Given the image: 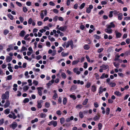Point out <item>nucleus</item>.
<instances>
[{
  "mask_svg": "<svg viewBox=\"0 0 130 130\" xmlns=\"http://www.w3.org/2000/svg\"><path fill=\"white\" fill-rule=\"evenodd\" d=\"M84 48L86 50H88L89 48V47L88 45H85L84 46Z\"/></svg>",
  "mask_w": 130,
  "mask_h": 130,
  "instance_id": "774afa93",
  "label": "nucleus"
},
{
  "mask_svg": "<svg viewBox=\"0 0 130 130\" xmlns=\"http://www.w3.org/2000/svg\"><path fill=\"white\" fill-rule=\"evenodd\" d=\"M103 88L101 86L100 87L99 89V94H102L103 92Z\"/></svg>",
  "mask_w": 130,
  "mask_h": 130,
  "instance_id": "412c9836",
  "label": "nucleus"
},
{
  "mask_svg": "<svg viewBox=\"0 0 130 130\" xmlns=\"http://www.w3.org/2000/svg\"><path fill=\"white\" fill-rule=\"evenodd\" d=\"M8 16L9 18L11 20H13V17L12 15L11 14H8Z\"/></svg>",
  "mask_w": 130,
  "mask_h": 130,
  "instance_id": "4d7b16f0",
  "label": "nucleus"
},
{
  "mask_svg": "<svg viewBox=\"0 0 130 130\" xmlns=\"http://www.w3.org/2000/svg\"><path fill=\"white\" fill-rule=\"evenodd\" d=\"M50 106V104L49 103L46 102L45 104V106L46 108H49Z\"/></svg>",
  "mask_w": 130,
  "mask_h": 130,
  "instance_id": "f704fd0d",
  "label": "nucleus"
},
{
  "mask_svg": "<svg viewBox=\"0 0 130 130\" xmlns=\"http://www.w3.org/2000/svg\"><path fill=\"white\" fill-rule=\"evenodd\" d=\"M110 109L108 107H107L106 108V114L107 115H108L110 113Z\"/></svg>",
  "mask_w": 130,
  "mask_h": 130,
  "instance_id": "473e14b6",
  "label": "nucleus"
},
{
  "mask_svg": "<svg viewBox=\"0 0 130 130\" xmlns=\"http://www.w3.org/2000/svg\"><path fill=\"white\" fill-rule=\"evenodd\" d=\"M37 89L38 90V94L40 96L42 95V90L43 89L42 87H38L37 88Z\"/></svg>",
  "mask_w": 130,
  "mask_h": 130,
  "instance_id": "0eeeda50",
  "label": "nucleus"
},
{
  "mask_svg": "<svg viewBox=\"0 0 130 130\" xmlns=\"http://www.w3.org/2000/svg\"><path fill=\"white\" fill-rule=\"evenodd\" d=\"M29 36V34H27L24 37V39L25 40H27L29 41L30 40V38H27V37H28Z\"/></svg>",
  "mask_w": 130,
  "mask_h": 130,
  "instance_id": "b1692460",
  "label": "nucleus"
},
{
  "mask_svg": "<svg viewBox=\"0 0 130 130\" xmlns=\"http://www.w3.org/2000/svg\"><path fill=\"white\" fill-rule=\"evenodd\" d=\"M26 5L28 6H30L31 5V3L30 1L27 2L26 3Z\"/></svg>",
  "mask_w": 130,
  "mask_h": 130,
  "instance_id": "338daca9",
  "label": "nucleus"
},
{
  "mask_svg": "<svg viewBox=\"0 0 130 130\" xmlns=\"http://www.w3.org/2000/svg\"><path fill=\"white\" fill-rule=\"evenodd\" d=\"M18 126L17 123L15 122H13L12 124L10 125V127L14 129Z\"/></svg>",
  "mask_w": 130,
  "mask_h": 130,
  "instance_id": "423d86ee",
  "label": "nucleus"
},
{
  "mask_svg": "<svg viewBox=\"0 0 130 130\" xmlns=\"http://www.w3.org/2000/svg\"><path fill=\"white\" fill-rule=\"evenodd\" d=\"M17 96H21L22 94L21 91H18L17 92Z\"/></svg>",
  "mask_w": 130,
  "mask_h": 130,
  "instance_id": "e2e57ef3",
  "label": "nucleus"
},
{
  "mask_svg": "<svg viewBox=\"0 0 130 130\" xmlns=\"http://www.w3.org/2000/svg\"><path fill=\"white\" fill-rule=\"evenodd\" d=\"M120 57V56L119 55H116L115 56V58L114 59V60L115 61H117V60H118L119 59V58Z\"/></svg>",
  "mask_w": 130,
  "mask_h": 130,
  "instance_id": "c756f323",
  "label": "nucleus"
},
{
  "mask_svg": "<svg viewBox=\"0 0 130 130\" xmlns=\"http://www.w3.org/2000/svg\"><path fill=\"white\" fill-rule=\"evenodd\" d=\"M109 67V66L107 65L103 64L100 67V68H102L103 70H105L107 69Z\"/></svg>",
  "mask_w": 130,
  "mask_h": 130,
  "instance_id": "2eb2a0df",
  "label": "nucleus"
},
{
  "mask_svg": "<svg viewBox=\"0 0 130 130\" xmlns=\"http://www.w3.org/2000/svg\"><path fill=\"white\" fill-rule=\"evenodd\" d=\"M47 11L46 10H42L41 11L40 13V18L42 19L44 18V16L47 15Z\"/></svg>",
  "mask_w": 130,
  "mask_h": 130,
  "instance_id": "7ed1b4c3",
  "label": "nucleus"
},
{
  "mask_svg": "<svg viewBox=\"0 0 130 130\" xmlns=\"http://www.w3.org/2000/svg\"><path fill=\"white\" fill-rule=\"evenodd\" d=\"M84 68L85 69H86L88 66V63L87 62H85L84 63Z\"/></svg>",
  "mask_w": 130,
  "mask_h": 130,
  "instance_id": "680f3d73",
  "label": "nucleus"
},
{
  "mask_svg": "<svg viewBox=\"0 0 130 130\" xmlns=\"http://www.w3.org/2000/svg\"><path fill=\"white\" fill-rule=\"evenodd\" d=\"M66 47L68 48L70 46V45L72 49L73 48L74 45L73 43V42L72 40H69L68 41L67 43L66 44Z\"/></svg>",
  "mask_w": 130,
  "mask_h": 130,
  "instance_id": "20e7f679",
  "label": "nucleus"
},
{
  "mask_svg": "<svg viewBox=\"0 0 130 130\" xmlns=\"http://www.w3.org/2000/svg\"><path fill=\"white\" fill-rule=\"evenodd\" d=\"M26 34L24 30H22L21 31L19 34L20 36L22 37H23Z\"/></svg>",
  "mask_w": 130,
  "mask_h": 130,
  "instance_id": "f3484780",
  "label": "nucleus"
},
{
  "mask_svg": "<svg viewBox=\"0 0 130 130\" xmlns=\"http://www.w3.org/2000/svg\"><path fill=\"white\" fill-rule=\"evenodd\" d=\"M67 102V99L65 97L63 98V103L64 105H65Z\"/></svg>",
  "mask_w": 130,
  "mask_h": 130,
  "instance_id": "a19ab883",
  "label": "nucleus"
},
{
  "mask_svg": "<svg viewBox=\"0 0 130 130\" xmlns=\"http://www.w3.org/2000/svg\"><path fill=\"white\" fill-rule=\"evenodd\" d=\"M96 90V87L94 86H92L91 90L93 92H95Z\"/></svg>",
  "mask_w": 130,
  "mask_h": 130,
  "instance_id": "393cba45",
  "label": "nucleus"
},
{
  "mask_svg": "<svg viewBox=\"0 0 130 130\" xmlns=\"http://www.w3.org/2000/svg\"><path fill=\"white\" fill-rule=\"evenodd\" d=\"M32 22V20L31 18H30L29 19L28 22V24H31Z\"/></svg>",
  "mask_w": 130,
  "mask_h": 130,
  "instance_id": "bf43d9fd",
  "label": "nucleus"
},
{
  "mask_svg": "<svg viewBox=\"0 0 130 130\" xmlns=\"http://www.w3.org/2000/svg\"><path fill=\"white\" fill-rule=\"evenodd\" d=\"M115 32L116 35V37L117 38H120L121 36V34L120 32H118L117 30H116Z\"/></svg>",
  "mask_w": 130,
  "mask_h": 130,
  "instance_id": "9b49d317",
  "label": "nucleus"
},
{
  "mask_svg": "<svg viewBox=\"0 0 130 130\" xmlns=\"http://www.w3.org/2000/svg\"><path fill=\"white\" fill-rule=\"evenodd\" d=\"M91 85V83H90L88 82L87 83L85 87L88 88L90 87Z\"/></svg>",
  "mask_w": 130,
  "mask_h": 130,
  "instance_id": "864d4df0",
  "label": "nucleus"
},
{
  "mask_svg": "<svg viewBox=\"0 0 130 130\" xmlns=\"http://www.w3.org/2000/svg\"><path fill=\"white\" fill-rule=\"evenodd\" d=\"M58 97V94H57L56 93H55L53 96V98L54 99V100H56V98H57Z\"/></svg>",
  "mask_w": 130,
  "mask_h": 130,
  "instance_id": "09e8293b",
  "label": "nucleus"
},
{
  "mask_svg": "<svg viewBox=\"0 0 130 130\" xmlns=\"http://www.w3.org/2000/svg\"><path fill=\"white\" fill-rule=\"evenodd\" d=\"M29 88L28 86H25L23 87V90L25 91H26L28 90Z\"/></svg>",
  "mask_w": 130,
  "mask_h": 130,
  "instance_id": "cd10ccee",
  "label": "nucleus"
},
{
  "mask_svg": "<svg viewBox=\"0 0 130 130\" xmlns=\"http://www.w3.org/2000/svg\"><path fill=\"white\" fill-rule=\"evenodd\" d=\"M48 125L49 126L53 125L54 127H55L57 125V123L56 121L53 120L49 122Z\"/></svg>",
  "mask_w": 130,
  "mask_h": 130,
  "instance_id": "39448f33",
  "label": "nucleus"
},
{
  "mask_svg": "<svg viewBox=\"0 0 130 130\" xmlns=\"http://www.w3.org/2000/svg\"><path fill=\"white\" fill-rule=\"evenodd\" d=\"M18 85L16 84H14L13 85V90L15 91H16L17 90V87Z\"/></svg>",
  "mask_w": 130,
  "mask_h": 130,
  "instance_id": "4be33fe9",
  "label": "nucleus"
},
{
  "mask_svg": "<svg viewBox=\"0 0 130 130\" xmlns=\"http://www.w3.org/2000/svg\"><path fill=\"white\" fill-rule=\"evenodd\" d=\"M27 9L26 7H24L23 8V10L24 12H26L27 11Z\"/></svg>",
  "mask_w": 130,
  "mask_h": 130,
  "instance_id": "052dcab7",
  "label": "nucleus"
},
{
  "mask_svg": "<svg viewBox=\"0 0 130 130\" xmlns=\"http://www.w3.org/2000/svg\"><path fill=\"white\" fill-rule=\"evenodd\" d=\"M43 102V101L42 100H40L37 102V107L38 108H41L42 107V105L41 104Z\"/></svg>",
  "mask_w": 130,
  "mask_h": 130,
  "instance_id": "6e6552de",
  "label": "nucleus"
},
{
  "mask_svg": "<svg viewBox=\"0 0 130 130\" xmlns=\"http://www.w3.org/2000/svg\"><path fill=\"white\" fill-rule=\"evenodd\" d=\"M61 76L63 78L65 79L66 78V74L64 72H62L61 74Z\"/></svg>",
  "mask_w": 130,
  "mask_h": 130,
  "instance_id": "c9c22d12",
  "label": "nucleus"
},
{
  "mask_svg": "<svg viewBox=\"0 0 130 130\" xmlns=\"http://www.w3.org/2000/svg\"><path fill=\"white\" fill-rule=\"evenodd\" d=\"M79 116L80 118H82L84 116L83 113L81 111H80L79 112Z\"/></svg>",
  "mask_w": 130,
  "mask_h": 130,
  "instance_id": "58836bf2",
  "label": "nucleus"
},
{
  "mask_svg": "<svg viewBox=\"0 0 130 130\" xmlns=\"http://www.w3.org/2000/svg\"><path fill=\"white\" fill-rule=\"evenodd\" d=\"M109 85L111 87H115L116 85L115 83L110 82L109 83Z\"/></svg>",
  "mask_w": 130,
  "mask_h": 130,
  "instance_id": "c85d7f7f",
  "label": "nucleus"
},
{
  "mask_svg": "<svg viewBox=\"0 0 130 130\" xmlns=\"http://www.w3.org/2000/svg\"><path fill=\"white\" fill-rule=\"evenodd\" d=\"M88 99H85V100L83 102V105H86L87 104V103L88 102Z\"/></svg>",
  "mask_w": 130,
  "mask_h": 130,
  "instance_id": "c03bdc74",
  "label": "nucleus"
},
{
  "mask_svg": "<svg viewBox=\"0 0 130 130\" xmlns=\"http://www.w3.org/2000/svg\"><path fill=\"white\" fill-rule=\"evenodd\" d=\"M12 57L9 56H6V59L7 62H9L12 60Z\"/></svg>",
  "mask_w": 130,
  "mask_h": 130,
  "instance_id": "9d476101",
  "label": "nucleus"
},
{
  "mask_svg": "<svg viewBox=\"0 0 130 130\" xmlns=\"http://www.w3.org/2000/svg\"><path fill=\"white\" fill-rule=\"evenodd\" d=\"M10 102L8 100L6 101L5 104L4 105V108H6L9 107L10 105Z\"/></svg>",
  "mask_w": 130,
  "mask_h": 130,
  "instance_id": "f8f14e48",
  "label": "nucleus"
},
{
  "mask_svg": "<svg viewBox=\"0 0 130 130\" xmlns=\"http://www.w3.org/2000/svg\"><path fill=\"white\" fill-rule=\"evenodd\" d=\"M113 64L114 66L117 68H118L120 65L119 63H116L115 62H113Z\"/></svg>",
  "mask_w": 130,
  "mask_h": 130,
  "instance_id": "72a5a7b5",
  "label": "nucleus"
},
{
  "mask_svg": "<svg viewBox=\"0 0 130 130\" xmlns=\"http://www.w3.org/2000/svg\"><path fill=\"white\" fill-rule=\"evenodd\" d=\"M27 50V48L25 47L24 46H23L22 47L21 52H22L25 51Z\"/></svg>",
  "mask_w": 130,
  "mask_h": 130,
  "instance_id": "603ef678",
  "label": "nucleus"
},
{
  "mask_svg": "<svg viewBox=\"0 0 130 130\" xmlns=\"http://www.w3.org/2000/svg\"><path fill=\"white\" fill-rule=\"evenodd\" d=\"M67 29V26H63L60 27L59 28V30L62 31H65Z\"/></svg>",
  "mask_w": 130,
  "mask_h": 130,
  "instance_id": "4468645a",
  "label": "nucleus"
},
{
  "mask_svg": "<svg viewBox=\"0 0 130 130\" xmlns=\"http://www.w3.org/2000/svg\"><path fill=\"white\" fill-rule=\"evenodd\" d=\"M33 83L35 86H37L38 84V82L37 80H34Z\"/></svg>",
  "mask_w": 130,
  "mask_h": 130,
  "instance_id": "8fccbe9b",
  "label": "nucleus"
},
{
  "mask_svg": "<svg viewBox=\"0 0 130 130\" xmlns=\"http://www.w3.org/2000/svg\"><path fill=\"white\" fill-rule=\"evenodd\" d=\"M115 94L117 96H121V93L119 91H116L114 92Z\"/></svg>",
  "mask_w": 130,
  "mask_h": 130,
  "instance_id": "2f4dec72",
  "label": "nucleus"
},
{
  "mask_svg": "<svg viewBox=\"0 0 130 130\" xmlns=\"http://www.w3.org/2000/svg\"><path fill=\"white\" fill-rule=\"evenodd\" d=\"M65 121V119L63 118H62L60 119V121L61 124H63L64 122Z\"/></svg>",
  "mask_w": 130,
  "mask_h": 130,
  "instance_id": "7c9ffc66",
  "label": "nucleus"
},
{
  "mask_svg": "<svg viewBox=\"0 0 130 130\" xmlns=\"http://www.w3.org/2000/svg\"><path fill=\"white\" fill-rule=\"evenodd\" d=\"M79 62V61L78 60L74 61L72 62V65H75L77 64Z\"/></svg>",
  "mask_w": 130,
  "mask_h": 130,
  "instance_id": "a18cd8bd",
  "label": "nucleus"
},
{
  "mask_svg": "<svg viewBox=\"0 0 130 130\" xmlns=\"http://www.w3.org/2000/svg\"><path fill=\"white\" fill-rule=\"evenodd\" d=\"M38 118H36L32 120L31 121V123H34L35 122H37L38 121Z\"/></svg>",
  "mask_w": 130,
  "mask_h": 130,
  "instance_id": "ea45409f",
  "label": "nucleus"
},
{
  "mask_svg": "<svg viewBox=\"0 0 130 130\" xmlns=\"http://www.w3.org/2000/svg\"><path fill=\"white\" fill-rule=\"evenodd\" d=\"M108 77V74H105V73H103L102 75L100 77V78L101 79H104L105 78H107Z\"/></svg>",
  "mask_w": 130,
  "mask_h": 130,
  "instance_id": "a211bd4d",
  "label": "nucleus"
},
{
  "mask_svg": "<svg viewBox=\"0 0 130 130\" xmlns=\"http://www.w3.org/2000/svg\"><path fill=\"white\" fill-rule=\"evenodd\" d=\"M9 32L8 30L7 29H5L4 30V34L5 35H7Z\"/></svg>",
  "mask_w": 130,
  "mask_h": 130,
  "instance_id": "79ce46f5",
  "label": "nucleus"
},
{
  "mask_svg": "<svg viewBox=\"0 0 130 130\" xmlns=\"http://www.w3.org/2000/svg\"><path fill=\"white\" fill-rule=\"evenodd\" d=\"M73 119L74 117L73 116H71L70 118H67L66 120V121L67 122H68L73 120Z\"/></svg>",
  "mask_w": 130,
  "mask_h": 130,
  "instance_id": "5701e85b",
  "label": "nucleus"
},
{
  "mask_svg": "<svg viewBox=\"0 0 130 130\" xmlns=\"http://www.w3.org/2000/svg\"><path fill=\"white\" fill-rule=\"evenodd\" d=\"M98 126L99 129H101L102 127V124L101 123H99L98 124Z\"/></svg>",
  "mask_w": 130,
  "mask_h": 130,
  "instance_id": "13d9d810",
  "label": "nucleus"
},
{
  "mask_svg": "<svg viewBox=\"0 0 130 130\" xmlns=\"http://www.w3.org/2000/svg\"><path fill=\"white\" fill-rule=\"evenodd\" d=\"M100 115H98L97 116H95L93 118V119L94 121L98 120L100 117Z\"/></svg>",
  "mask_w": 130,
  "mask_h": 130,
  "instance_id": "dca6fc26",
  "label": "nucleus"
},
{
  "mask_svg": "<svg viewBox=\"0 0 130 130\" xmlns=\"http://www.w3.org/2000/svg\"><path fill=\"white\" fill-rule=\"evenodd\" d=\"M74 72L76 74L79 75L80 74V71L78 70V68H75L73 69Z\"/></svg>",
  "mask_w": 130,
  "mask_h": 130,
  "instance_id": "1a4fd4ad",
  "label": "nucleus"
},
{
  "mask_svg": "<svg viewBox=\"0 0 130 130\" xmlns=\"http://www.w3.org/2000/svg\"><path fill=\"white\" fill-rule=\"evenodd\" d=\"M118 19L120 20H121L122 19L123 14L122 13H119L118 14Z\"/></svg>",
  "mask_w": 130,
  "mask_h": 130,
  "instance_id": "aec40b11",
  "label": "nucleus"
},
{
  "mask_svg": "<svg viewBox=\"0 0 130 130\" xmlns=\"http://www.w3.org/2000/svg\"><path fill=\"white\" fill-rule=\"evenodd\" d=\"M83 107V106L81 104H79L76 106V108L77 109H81Z\"/></svg>",
  "mask_w": 130,
  "mask_h": 130,
  "instance_id": "bb28decb",
  "label": "nucleus"
},
{
  "mask_svg": "<svg viewBox=\"0 0 130 130\" xmlns=\"http://www.w3.org/2000/svg\"><path fill=\"white\" fill-rule=\"evenodd\" d=\"M48 38L49 40L52 42H54L55 41V39L53 37H52L50 35L48 36Z\"/></svg>",
  "mask_w": 130,
  "mask_h": 130,
  "instance_id": "6ab92c4d",
  "label": "nucleus"
},
{
  "mask_svg": "<svg viewBox=\"0 0 130 130\" xmlns=\"http://www.w3.org/2000/svg\"><path fill=\"white\" fill-rule=\"evenodd\" d=\"M40 116L41 118H45L46 116V115L45 113H41L40 114Z\"/></svg>",
  "mask_w": 130,
  "mask_h": 130,
  "instance_id": "37998d69",
  "label": "nucleus"
},
{
  "mask_svg": "<svg viewBox=\"0 0 130 130\" xmlns=\"http://www.w3.org/2000/svg\"><path fill=\"white\" fill-rule=\"evenodd\" d=\"M85 3H83L80 6L79 8L82 9H83L85 6Z\"/></svg>",
  "mask_w": 130,
  "mask_h": 130,
  "instance_id": "4c0bfd02",
  "label": "nucleus"
},
{
  "mask_svg": "<svg viewBox=\"0 0 130 130\" xmlns=\"http://www.w3.org/2000/svg\"><path fill=\"white\" fill-rule=\"evenodd\" d=\"M106 28L105 29V31L106 33L109 34H111L112 32V30L111 29V28H114L115 25L113 22H112L110 23L109 24L106 25Z\"/></svg>",
  "mask_w": 130,
  "mask_h": 130,
  "instance_id": "f257e3e1",
  "label": "nucleus"
},
{
  "mask_svg": "<svg viewBox=\"0 0 130 130\" xmlns=\"http://www.w3.org/2000/svg\"><path fill=\"white\" fill-rule=\"evenodd\" d=\"M4 120L3 118L0 120V125H1L3 124L4 123Z\"/></svg>",
  "mask_w": 130,
  "mask_h": 130,
  "instance_id": "3c124183",
  "label": "nucleus"
},
{
  "mask_svg": "<svg viewBox=\"0 0 130 130\" xmlns=\"http://www.w3.org/2000/svg\"><path fill=\"white\" fill-rule=\"evenodd\" d=\"M58 102L60 104H61L62 102V98L61 97H59L58 100Z\"/></svg>",
  "mask_w": 130,
  "mask_h": 130,
  "instance_id": "69168bd1",
  "label": "nucleus"
},
{
  "mask_svg": "<svg viewBox=\"0 0 130 130\" xmlns=\"http://www.w3.org/2000/svg\"><path fill=\"white\" fill-rule=\"evenodd\" d=\"M84 82L82 81H80L79 80H77V83L78 84H80L81 85H82L84 84Z\"/></svg>",
  "mask_w": 130,
  "mask_h": 130,
  "instance_id": "5fc2aeb1",
  "label": "nucleus"
},
{
  "mask_svg": "<svg viewBox=\"0 0 130 130\" xmlns=\"http://www.w3.org/2000/svg\"><path fill=\"white\" fill-rule=\"evenodd\" d=\"M9 92H6L5 93L3 94L1 98L2 100L8 99L9 98Z\"/></svg>",
  "mask_w": 130,
  "mask_h": 130,
  "instance_id": "f03ea898",
  "label": "nucleus"
},
{
  "mask_svg": "<svg viewBox=\"0 0 130 130\" xmlns=\"http://www.w3.org/2000/svg\"><path fill=\"white\" fill-rule=\"evenodd\" d=\"M113 13V11H110L109 12V14L108 16L110 18H111L113 16L112 13Z\"/></svg>",
  "mask_w": 130,
  "mask_h": 130,
  "instance_id": "0e129e2a",
  "label": "nucleus"
},
{
  "mask_svg": "<svg viewBox=\"0 0 130 130\" xmlns=\"http://www.w3.org/2000/svg\"><path fill=\"white\" fill-rule=\"evenodd\" d=\"M29 101V99L28 98H26L24 100L23 102L24 103H26L27 102H28Z\"/></svg>",
  "mask_w": 130,
  "mask_h": 130,
  "instance_id": "de8ad7c7",
  "label": "nucleus"
},
{
  "mask_svg": "<svg viewBox=\"0 0 130 130\" xmlns=\"http://www.w3.org/2000/svg\"><path fill=\"white\" fill-rule=\"evenodd\" d=\"M56 113L58 115H61L62 114V112L60 110H58L56 111Z\"/></svg>",
  "mask_w": 130,
  "mask_h": 130,
  "instance_id": "6e6d98bb",
  "label": "nucleus"
},
{
  "mask_svg": "<svg viewBox=\"0 0 130 130\" xmlns=\"http://www.w3.org/2000/svg\"><path fill=\"white\" fill-rule=\"evenodd\" d=\"M54 80L52 79L51 81H50L49 82L46 84V85L47 86V88H49V87L51 86L52 84L54 83Z\"/></svg>",
  "mask_w": 130,
  "mask_h": 130,
  "instance_id": "ddd939ff",
  "label": "nucleus"
},
{
  "mask_svg": "<svg viewBox=\"0 0 130 130\" xmlns=\"http://www.w3.org/2000/svg\"><path fill=\"white\" fill-rule=\"evenodd\" d=\"M10 111V110L9 109H7L5 110L4 113L6 114H8L9 113Z\"/></svg>",
  "mask_w": 130,
  "mask_h": 130,
  "instance_id": "a878e982",
  "label": "nucleus"
},
{
  "mask_svg": "<svg viewBox=\"0 0 130 130\" xmlns=\"http://www.w3.org/2000/svg\"><path fill=\"white\" fill-rule=\"evenodd\" d=\"M70 96L71 98H72L74 100H75L76 98V97L74 95H70Z\"/></svg>",
  "mask_w": 130,
  "mask_h": 130,
  "instance_id": "49530a36",
  "label": "nucleus"
},
{
  "mask_svg": "<svg viewBox=\"0 0 130 130\" xmlns=\"http://www.w3.org/2000/svg\"><path fill=\"white\" fill-rule=\"evenodd\" d=\"M61 55L63 57H65L67 56L69 54V53H65L64 52H62L61 53Z\"/></svg>",
  "mask_w": 130,
  "mask_h": 130,
  "instance_id": "e433bc0d",
  "label": "nucleus"
}]
</instances>
